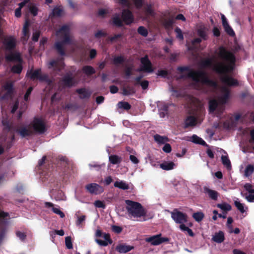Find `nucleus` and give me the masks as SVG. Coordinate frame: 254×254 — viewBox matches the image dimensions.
<instances>
[{
	"label": "nucleus",
	"mask_w": 254,
	"mask_h": 254,
	"mask_svg": "<svg viewBox=\"0 0 254 254\" xmlns=\"http://www.w3.org/2000/svg\"><path fill=\"white\" fill-rule=\"evenodd\" d=\"M217 206L218 208L222 209V210H225V211H230L232 208V207L230 204L226 203H221V204H217Z\"/></svg>",
	"instance_id": "40"
},
{
	"label": "nucleus",
	"mask_w": 254,
	"mask_h": 254,
	"mask_svg": "<svg viewBox=\"0 0 254 254\" xmlns=\"http://www.w3.org/2000/svg\"><path fill=\"white\" fill-rule=\"evenodd\" d=\"M244 188L249 193H254V189H252V186L250 184H249V183L246 184L244 185Z\"/></svg>",
	"instance_id": "52"
},
{
	"label": "nucleus",
	"mask_w": 254,
	"mask_h": 254,
	"mask_svg": "<svg viewBox=\"0 0 254 254\" xmlns=\"http://www.w3.org/2000/svg\"><path fill=\"white\" fill-rule=\"evenodd\" d=\"M69 31V26L67 25H64L57 31L56 35L57 37L60 39L62 40V41L56 42L55 44V48L61 56L65 55L64 51V45L70 44L71 42Z\"/></svg>",
	"instance_id": "3"
},
{
	"label": "nucleus",
	"mask_w": 254,
	"mask_h": 254,
	"mask_svg": "<svg viewBox=\"0 0 254 254\" xmlns=\"http://www.w3.org/2000/svg\"><path fill=\"white\" fill-rule=\"evenodd\" d=\"M135 89L134 87L127 86L123 88L122 94L125 96L131 95L135 93Z\"/></svg>",
	"instance_id": "26"
},
{
	"label": "nucleus",
	"mask_w": 254,
	"mask_h": 254,
	"mask_svg": "<svg viewBox=\"0 0 254 254\" xmlns=\"http://www.w3.org/2000/svg\"><path fill=\"white\" fill-rule=\"evenodd\" d=\"M28 26H29V24L27 22H26L25 24L23 26V30H22L23 35V36L24 37L25 39L28 38V36H29V35H28V34H29Z\"/></svg>",
	"instance_id": "41"
},
{
	"label": "nucleus",
	"mask_w": 254,
	"mask_h": 254,
	"mask_svg": "<svg viewBox=\"0 0 254 254\" xmlns=\"http://www.w3.org/2000/svg\"><path fill=\"white\" fill-rule=\"evenodd\" d=\"M154 140L158 144H165L169 141V139L165 136H161L159 134H156L154 136Z\"/></svg>",
	"instance_id": "28"
},
{
	"label": "nucleus",
	"mask_w": 254,
	"mask_h": 254,
	"mask_svg": "<svg viewBox=\"0 0 254 254\" xmlns=\"http://www.w3.org/2000/svg\"><path fill=\"white\" fill-rule=\"evenodd\" d=\"M46 130L45 124L41 118H35L31 125L22 127L16 129L22 137H25L33 134L34 132L43 133Z\"/></svg>",
	"instance_id": "2"
},
{
	"label": "nucleus",
	"mask_w": 254,
	"mask_h": 254,
	"mask_svg": "<svg viewBox=\"0 0 254 254\" xmlns=\"http://www.w3.org/2000/svg\"><path fill=\"white\" fill-rule=\"evenodd\" d=\"M113 23L118 27H121L123 25L122 20L121 19L119 15H116L113 17Z\"/></svg>",
	"instance_id": "39"
},
{
	"label": "nucleus",
	"mask_w": 254,
	"mask_h": 254,
	"mask_svg": "<svg viewBox=\"0 0 254 254\" xmlns=\"http://www.w3.org/2000/svg\"><path fill=\"white\" fill-rule=\"evenodd\" d=\"M246 199L249 202H254V193H249V194L246 196Z\"/></svg>",
	"instance_id": "63"
},
{
	"label": "nucleus",
	"mask_w": 254,
	"mask_h": 254,
	"mask_svg": "<svg viewBox=\"0 0 254 254\" xmlns=\"http://www.w3.org/2000/svg\"><path fill=\"white\" fill-rule=\"evenodd\" d=\"M122 18L123 21L127 24L129 25L134 21V17L132 12L128 9H125L122 12Z\"/></svg>",
	"instance_id": "15"
},
{
	"label": "nucleus",
	"mask_w": 254,
	"mask_h": 254,
	"mask_svg": "<svg viewBox=\"0 0 254 254\" xmlns=\"http://www.w3.org/2000/svg\"><path fill=\"white\" fill-rule=\"evenodd\" d=\"M114 186L115 187L118 188L123 190H127L129 189L128 184L123 181H116L114 183Z\"/></svg>",
	"instance_id": "27"
},
{
	"label": "nucleus",
	"mask_w": 254,
	"mask_h": 254,
	"mask_svg": "<svg viewBox=\"0 0 254 254\" xmlns=\"http://www.w3.org/2000/svg\"><path fill=\"white\" fill-rule=\"evenodd\" d=\"M62 84L66 87H71L78 83V81L70 73H66L61 80Z\"/></svg>",
	"instance_id": "10"
},
{
	"label": "nucleus",
	"mask_w": 254,
	"mask_h": 254,
	"mask_svg": "<svg viewBox=\"0 0 254 254\" xmlns=\"http://www.w3.org/2000/svg\"><path fill=\"white\" fill-rule=\"evenodd\" d=\"M86 188L91 193L97 194L103 191L102 187L95 183L88 184L86 186Z\"/></svg>",
	"instance_id": "17"
},
{
	"label": "nucleus",
	"mask_w": 254,
	"mask_h": 254,
	"mask_svg": "<svg viewBox=\"0 0 254 254\" xmlns=\"http://www.w3.org/2000/svg\"><path fill=\"white\" fill-rule=\"evenodd\" d=\"M137 31L141 35L146 37L148 35L147 30L143 26H139L138 28Z\"/></svg>",
	"instance_id": "42"
},
{
	"label": "nucleus",
	"mask_w": 254,
	"mask_h": 254,
	"mask_svg": "<svg viewBox=\"0 0 254 254\" xmlns=\"http://www.w3.org/2000/svg\"><path fill=\"white\" fill-rule=\"evenodd\" d=\"M176 164L172 161H164L160 164V167L164 170L169 171L173 169Z\"/></svg>",
	"instance_id": "23"
},
{
	"label": "nucleus",
	"mask_w": 254,
	"mask_h": 254,
	"mask_svg": "<svg viewBox=\"0 0 254 254\" xmlns=\"http://www.w3.org/2000/svg\"><path fill=\"white\" fill-rule=\"evenodd\" d=\"M109 161L112 164H118L122 161L121 157L116 155H112L109 156Z\"/></svg>",
	"instance_id": "30"
},
{
	"label": "nucleus",
	"mask_w": 254,
	"mask_h": 254,
	"mask_svg": "<svg viewBox=\"0 0 254 254\" xmlns=\"http://www.w3.org/2000/svg\"><path fill=\"white\" fill-rule=\"evenodd\" d=\"M106 35V33L102 30H99L95 34V36L96 38H100L101 37L105 36Z\"/></svg>",
	"instance_id": "61"
},
{
	"label": "nucleus",
	"mask_w": 254,
	"mask_h": 254,
	"mask_svg": "<svg viewBox=\"0 0 254 254\" xmlns=\"http://www.w3.org/2000/svg\"><path fill=\"white\" fill-rule=\"evenodd\" d=\"M103 238L104 239V241L108 242V244H111L112 243V241L110 238V236L109 234L104 233L103 234Z\"/></svg>",
	"instance_id": "56"
},
{
	"label": "nucleus",
	"mask_w": 254,
	"mask_h": 254,
	"mask_svg": "<svg viewBox=\"0 0 254 254\" xmlns=\"http://www.w3.org/2000/svg\"><path fill=\"white\" fill-rule=\"evenodd\" d=\"M204 217V215L202 212H197L194 213L192 215V217L196 222H198L201 221Z\"/></svg>",
	"instance_id": "36"
},
{
	"label": "nucleus",
	"mask_w": 254,
	"mask_h": 254,
	"mask_svg": "<svg viewBox=\"0 0 254 254\" xmlns=\"http://www.w3.org/2000/svg\"><path fill=\"white\" fill-rule=\"evenodd\" d=\"M26 75L32 80L38 79L40 81H50L48 75L47 74H42L40 69L35 70H31L27 72Z\"/></svg>",
	"instance_id": "8"
},
{
	"label": "nucleus",
	"mask_w": 254,
	"mask_h": 254,
	"mask_svg": "<svg viewBox=\"0 0 254 254\" xmlns=\"http://www.w3.org/2000/svg\"><path fill=\"white\" fill-rule=\"evenodd\" d=\"M188 76L197 83H200L202 84L207 85L213 89H216L217 87V83L209 79L207 72L202 69L190 71L189 72Z\"/></svg>",
	"instance_id": "4"
},
{
	"label": "nucleus",
	"mask_w": 254,
	"mask_h": 254,
	"mask_svg": "<svg viewBox=\"0 0 254 254\" xmlns=\"http://www.w3.org/2000/svg\"><path fill=\"white\" fill-rule=\"evenodd\" d=\"M94 205L95 207L98 208H105V205L104 203L100 201V200H96L94 203Z\"/></svg>",
	"instance_id": "53"
},
{
	"label": "nucleus",
	"mask_w": 254,
	"mask_h": 254,
	"mask_svg": "<svg viewBox=\"0 0 254 254\" xmlns=\"http://www.w3.org/2000/svg\"><path fill=\"white\" fill-rule=\"evenodd\" d=\"M77 220L76 221V225L78 227H82V223L85 221L86 216L84 215H78L77 214H75Z\"/></svg>",
	"instance_id": "32"
},
{
	"label": "nucleus",
	"mask_w": 254,
	"mask_h": 254,
	"mask_svg": "<svg viewBox=\"0 0 254 254\" xmlns=\"http://www.w3.org/2000/svg\"><path fill=\"white\" fill-rule=\"evenodd\" d=\"M175 32L176 33V37L177 38L179 39L180 40H183L184 39V36L182 33V31L181 29L177 27L175 29Z\"/></svg>",
	"instance_id": "46"
},
{
	"label": "nucleus",
	"mask_w": 254,
	"mask_h": 254,
	"mask_svg": "<svg viewBox=\"0 0 254 254\" xmlns=\"http://www.w3.org/2000/svg\"><path fill=\"white\" fill-rule=\"evenodd\" d=\"M30 12L34 15L37 14L38 8L35 6H31L29 8Z\"/></svg>",
	"instance_id": "60"
},
{
	"label": "nucleus",
	"mask_w": 254,
	"mask_h": 254,
	"mask_svg": "<svg viewBox=\"0 0 254 254\" xmlns=\"http://www.w3.org/2000/svg\"><path fill=\"white\" fill-rule=\"evenodd\" d=\"M53 15L55 16H61L64 14L63 9L61 7H55L52 11Z\"/></svg>",
	"instance_id": "37"
},
{
	"label": "nucleus",
	"mask_w": 254,
	"mask_h": 254,
	"mask_svg": "<svg viewBox=\"0 0 254 254\" xmlns=\"http://www.w3.org/2000/svg\"><path fill=\"white\" fill-rule=\"evenodd\" d=\"M64 66V63L62 60H53L49 63L48 67H54L55 70H61Z\"/></svg>",
	"instance_id": "19"
},
{
	"label": "nucleus",
	"mask_w": 254,
	"mask_h": 254,
	"mask_svg": "<svg viewBox=\"0 0 254 254\" xmlns=\"http://www.w3.org/2000/svg\"><path fill=\"white\" fill-rule=\"evenodd\" d=\"M157 74L158 76L165 77L168 75V72L165 70H160L158 71Z\"/></svg>",
	"instance_id": "59"
},
{
	"label": "nucleus",
	"mask_w": 254,
	"mask_h": 254,
	"mask_svg": "<svg viewBox=\"0 0 254 254\" xmlns=\"http://www.w3.org/2000/svg\"><path fill=\"white\" fill-rule=\"evenodd\" d=\"M129 159L133 164H137L139 163V160L133 155L129 156Z\"/></svg>",
	"instance_id": "64"
},
{
	"label": "nucleus",
	"mask_w": 254,
	"mask_h": 254,
	"mask_svg": "<svg viewBox=\"0 0 254 254\" xmlns=\"http://www.w3.org/2000/svg\"><path fill=\"white\" fill-rule=\"evenodd\" d=\"M124 58L123 56L115 57L113 59V63L115 64H122L124 62Z\"/></svg>",
	"instance_id": "45"
},
{
	"label": "nucleus",
	"mask_w": 254,
	"mask_h": 254,
	"mask_svg": "<svg viewBox=\"0 0 254 254\" xmlns=\"http://www.w3.org/2000/svg\"><path fill=\"white\" fill-rule=\"evenodd\" d=\"M119 108L123 109L125 110H129L131 108L130 105L127 102L121 101L118 103Z\"/></svg>",
	"instance_id": "34"
},
{
	"label": "nucleus",
	"mask_w": 254,
	"mask_h": 254,
	"mask_svg": "<svg viewBox=\"0 0 254 254\" xmlns=\"http://www.w3.org/2000/svg\"><path fill=\"white\" fill-rule=\"evenodd\" d=\"M105 165V164H99L96 163H95L94 164H90L89 165L90 169H92V168H94L96 169L97 170H99L102 167H104Z\"/></svg>",
	"instance_id": "49"
},
{
	"label": "nucleus",
	"mask_w": 254,
	"mask_h": 254,
	"mask_svg": "<svg viewBox=\"0 0 254 254\" xmlns=\"http://www.w3.org/2000/svg\"><path fill=\"white\" fill-rule=\"evenodd\" d=\"M161 234L154 235L145 239V241L150 243L152 245L157 246L164 242H167L169 239L167 237H161Z\"/></svg>",
	"instance_id": "11"
},
{
	"label": "nucleus",
	"mask_w": 254,
	"mask_h": 254,
	"mask_svg": "<svg viewBox=\"0 0 254 254\" xmlns=\"http://www.w3.org/2000/svg\"><path fill=\"white\" fill-rule=\"evenodd\" d=\"M203 192L209 198L213 200H216L219 196V193L217 191L207 187H203Z\"/></svg>",
	"instance_id": "18"
},
{
	"label": "nucleus",
	"mask_w": 254,
	"mask_h": 254,
	"mask_svg": "<svg viewBox=\"0 0 254 254\" xmlns=\"http://www.w3.org/2000/svg\"><path fill=\"white\" fill-rule=\"evenodd\" d=\"M132 1L137 8H140L144 2V0H132Z\"/></svg>",
	"instance_id": "50"
},
{
	"label": "nucleus",
	"mask_w": 254,
	"mask_h": 254,
	"mask_svg": "<svg viewBox=\"0 0 254 254\" xmlns=\"http://www.w3.org/2000/svg\"><path fill=\"white\" fill-rule=\"evenodd\" d=\"M45 206L46 208H51L53 212L59 215L61 218H63L65 217V215L63 212H62L59 208H56L54 207V204L50 202H45Z\"/></svg>",
	"instance_id": "20"
},
{
	"label": "nucleus",
	"mask_w": 254,
	"mask_h": 254,
	"mask_svg": "<svg viewBox=\"0 0 254 254\" xmlns=\"http://www.w3.org/2000/svg\"><path fill=\"white\" fill-rule=\"evenodd\" d=\"M174 23L173 18H169L165 19L164 21V25L166 28H169L171 27Z\"/></svg>",
	"instance_id": "48"
},
{
	"label": "nucleus",
	"mask_w": 254,
	"mask_h": 254,
	"mask_svg": "<svg viewBox=\"0 0 254 254\" xmlns=\"http://www.w3.org/2000/svg\"><path fill=\"white\" fill-rule=\"evenodd\" d=\"M32 90H33V88L32 87H30L27 89V90L24 95V99L25 101H27L28 100V97H29V95H30Z\"/></svg>",
	"instance_id": "58"
},
{
	"label": "nucleus",
	"mask_w": 254,
	"mask_h": 254,
	"mask_svg": "<svg viewBox=\"0 0 254 254\" xmlns=\"http://www.w3.org/2000/svg\"><path fill=\"white\" fill-rule=\"evenodd\" d=\"M229 90L226 86H223L220 89V94L218 97L217 102L216 100H211L209 102V110L210 112H213L218 105V103L224 105L227 102L229 96Z\"/></svg>",
	"instance_id": "7"
},
{
	"label": "nucleus",
	"mask_w": 254,
	"mask_h": 254,
	"mask_svg": "<svg viewBox=\"0 0 254 254\" xmlns=\"http://www.w3.org/2000/svg\"><path fill=\"white\" fill-rule=\"evenodd\" d=\"M159 115L160 118H165L168 115V105L165 103L158 102L157 103Z\"/></svg>",
	"instance_id": "16"
},
{
	"label": "nucleus",
	"mask_w": 254,
	"mask_h": 254,
	"mask_svg": "<svg viewBox=\"0 0 254 254\" xmlns=\"http://www.w3.org/2000/svg\"><path fill=\"white\" fill-rule=\"evenodd\" d=\"M16 235L17 237H18L21 240L23 241L26 238V235L24 233L20 232V231H17L16 232Z\"/></svg>",
	"instance_id": "55"
},
{
	"label": "nucleus",
	"mask_w": 254,
	"mask_h": 254,
	"mask_svg": "<svg viewBox=\"0 0 254 254\" xmlns=\"http://www.w3.org/2000/svg\"><path fill=\"white\" fill-rule=\"evenodd\" d=\"M190 141L196 144H199L203 146L207 145L204 140L195 134L191 137Z\"/></svg>",
	"instance_id": "29"
},
{
	"label": "nucleus",
	"mask_w": 254,
	"mask_h": 254,
	"mask_svg": "<svg viewBox=\"0 0 254 254\" xmlns=\"http://www.w3.org/2000/svg\"><path fill=\"white\" fill-rule=\"evenodd\" d=\"M3 45L6 50H12L16 45V40L12 36H7L3 39Z\"/></svg>",
	"instance_id": "13"
},
{
	"label": "nucleus",
	"mask_w": 254,
	"mask_h": 254,
	"mask_svg": "<svg viewBox=\"0 0 254 254\" xmlns=\"http://www.w3.org/2000/svg\"><path fill=\"white\" fill-rule=\"evenodd\" d=\"M14 82L7 81L3 86V89L6 93L1 97V99H5L11 97L13 92Z\"/></svg>",
	"instance_id": "14"
},
{
	"label": "nucleus",
	"mask_w": 254,
	"mask_h": 254,
	"mask_svg": "<svg viewBox=\"0 0 254 254\" xmlns=\"http://www.w3.org/2000/svg\"><path fill=\"white\" fill-rule=\"evenodd\" d=\"M5 60L7 62H20L21 59L19 54L11 53L5 56Z\"/></svg>",
	"instance_id": "25"
},
{
	"label": "nucleus",
	"mask_w": 254,
	"mask_h": 254,
	"mask_svg": "<svg viewBox=\"0 0 254 254\" xmlns=\"http://www.w3.org/2000/svg\"><path fill=\"white\" fill-rule=\"evenodd\" d=\"M171 218L176 223H185L188 221V216L186 214L178 211L177 209L170 212Z\"/></svg>",
	"instance_id": "9"
},
{
	"label": "nucleus",
	"mask_w": 254,
	"mask_h": 254,
	"mask_svg": "<svg viewBox=\"0 0 254 254\" xmlns=\"http://www.w3.org/2000/svg\"><path fill=\"white\" fill-rule=\"evenodd\" d=\"M22 66L18 64L13 66L11 68V71L13 73H20L22 71Z\"/></svg>",
	"instance_id": "43"
},
{
	"label": "nucleus",
	"mask_w": 254,
	"mask_h": 254,
	"mask_svg": "<svg viewBox=\"0 0 254 254\" xmlns=\"http://www.w3.org/2000/svg\"><path fill=\"white\" fill-rule=\"evenodd\" d=\"M132 67L130 66L127 67L125 69V74L127 78H128L131 74Z\"/></svg>",
	"instance_id": "57"
},
{
	"label": "nucleus",
	"mask_w": 254,
	"mask_h": 254,
	"mask_svg": "<svg viewBox=\"0 0 254 254\" xmlns=\"http://www.w3.org/2000/svg\"><path fill=\"white\" fill-rule=\"evenodd\" d=\"M193 105L191 114L193 116L188 117L185 121L186 127L194 126L196 124V119L201 118L204 112V109L202 103L196 99H193Z\"/></svg>",
	"instance_id": "5"
},
{
	"label": "nucleus",
	"mask_w": 254,
	"mask_h": 254,
	"mask_svg": "<svg viewBox=\"0 0 254 254\" xmlns=\"http://www.w3.org/2000/svg\"><path fill=\"white\" fill-rule=\"evenodd\" d=\"M66 247L68 249H71L73 248L71 239L70 237H66L65 239Z\"/></svg>",
	"instance_id": "47"
},
{
	"label": "nucleus",
	"mask_w": 254,
	"mask_h": 254,
	"mask_svg": "<svg viewBox=\"0 0 254 254\" xmlns=\"http://www.w3.org/2000/svg\"><path fill=\"white\" fill-rule=\"evenodd\" d=\"M217 56L223 61L216 62L212 64L211 59H206L200 61L198 63L199 66L201 68L212 66L214 71L222 74L220 79L224 84L229 86L237 85L238 82L236 79L226 74L235 68L236 59L234 54L221 47L217 52Z\"/></svg>",
	"instance_id": "1"
},
{
	"label": "nucleus",
	"mask_w": 254,
	"mask_h": 254,
	"mask_svg": "<svg viewBox=\"0 0 254 254\" xmlns=\"http://www.w3.org/2000/svg\"><path fill=\"white\" fill-rule=\"evenodd\" d=\"M145 12L148 15H152L153 13V11L152 9L151 6L150 5H147L145 8Z\"/></svg>",
	"instance_id": "62"
},
{
	"label": "nucleus",
	"mask_w": 254,
	"mask_h": 254,
	"mask_svg": "<svg viewBox=\"0 0 254 254\" xmlns=\"http://www.w3.org/2000/svg\"><path fill=\"white\" fill-rule=\"evenodd\" d=\"M133 249V247L124 244L118 245L116 248V250L120 253H126Z\"/></svg>",
	"instance_id": "22"
},
{
	"label": "nucleus",
	"mask_w": 254,
	"mask_h": 254,
	"mask_svg": "<svg viewBox=\"0 0 254 254\" xmlns=\"http://www.w3.org/2000/svg\"><path fill=\"white\" fill-rule=\"evenodd\" d=\"M125 202L128 215L131 218H139L146 216V212L140 203L130 200H126Z\"/></svg>",
	"instance_id": "6"
},
{
	"label": "nucleus",
	"mask_w": 254,
	"mask_h": 254,
	"mask_svg": "<svg viewBox=\"0 0 254 254\" xmlns=\"http://www.w3.org/2000/svg\"><path fill=\"white\" fill-rule=\"evenodd\" d=\"M254 172V166L253 165L249 164L247 165L245 168L244 172V176L246 177H249Z\"/></svg>",
	"instance_id": "31"
},
{
	"label": "nucleus",
	"mask_w": 254,
	"mask_h": 254,
	"mask_svg": "<svg viewBox=\"0 0 254 254\" xmlns=\"http://www.w3.org/2000/svg\"><path fill=\"white\" fill-rule=\"evenodd\" d=\"M222 162L224 166H225L227 169L230 170L231 169V162L227 156L222 155L221 156Z\"/></svg>",
	"instance_id": "33"
},
{
	"label": "nucleus",
	"mask_w": 254,
	"mask_h": 254,
	"mask_svg": "<svg viewBox=\"0 0 254 254\" xmlns=\"http://www.w3.org/2000/svg\"><path fill=\"white\" fill-rule=\"evenodd\" d=\"M198 35L202 38L204 40H206L207 38V34L205 31L202 29H199L198 30Z\"/></svg>",
	"instance_id": "51"
},
{
	"label": "nucleus",
	"mask_w": 254,
	"mask_h": 254,
	"mask_svg": "<svg viewBox=\"0 0 254 254\" xmlns=\"http://www.w3.org/2000/svg\"><path fill=\"white\" fill-rule=\"evenodd\" d=\"M234 204L237 208L242 213L245 212L244 204L243 203H241L239 199L237 198L234 201Z\"/></svg>",
	"instance_id": "35"
},
{
	"label": "nucleus",
	"mask_w": 254,
	"mask_h": 254,
	"mask_svg": "<svg viewBox=\"0 0 254 254\" xmlns=\"http://www.w3.org/2000/svg\"><path fill=\"white\" fill-rule=\"evenodd\" d=\"M82 70L87 75H91L95 72V69L91 66H85L83 67Z\"/></svg>",
	"instance_id": "38"
},
{
	"label": "nucleus",
	"mask_w": 254,
	"mask_h": 254,
	"mask_svg": "<svg viewBox=\"0 0 254 254\" xmlns=\"http://www.w3.org/2000/svg\"><path fill=\"white\" fill-rule=\"evenodd\" d=\"M162 150L166 153H170L172 150L170 144L169 143H165L162 148Z\"/></svg>",
	"instance_id": "54"
},
{
	"label": "nucleus",
	"mask_w": 254,
	"mask_h": 254,
	"mask_svg": "<svg viewBox=\"0 0 254 254\" xmlns=\"http://www.w3.org/2000/svg\"><path fill=\"white\" fill-rule=\"evenodd\" d=\"M76 92L80 95L81 99H88L91 94V92L85 88L77 89Z\"/></svg>",
	"instance_id": "21"
},
{
	"label": "nucleus",
	"mask_w": 254,
	"mask_h": 254,
	"mask_svg": "<svg viewBox=\"0 0 254 254\" xmlns=\"http://www.w3.org/2000/svg\"><path fill=\"white\" fill-rule=\"evenodd\" d=\"M140 62L142 65L139 69H137V71H144L149 73L153 72V70L152 67L151 63L147 56L142 58Z\"/></svg>",
	"instance_id": "12"
},
{
	"label": "nucleus",
	"mask_w": 254,
	"mask_h": 254,
	"mask_svg": "<svg viewBox=\"0 0 254 254\" xmlns=\"http://www.w3.org/2000/svg\"><path fill=\"white\" fill-rule=\"evenodd\" d=\"M212 240L217 243H221L224 240V234L222 231L216 233L212 237Z\"/></svg>",
	"instance_id": "24"
},
{
	"label": "nucleus",
	"mask_w": 254,
	"mask_h": 254,
	"mask_svg": "<svg viewBox=\"0 0 254 254\" xmlns=\"http://www.w3.org/2000/svg\"><path fill=\"white\" fill-rule=\"evenodd\" d=\"M226 32L230 36L235 35V32L232 29V28L230 27L229 24H226L223 26Z\"/></svg>",
	"instance_id": "44"
}]
</instances>
